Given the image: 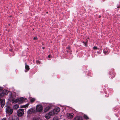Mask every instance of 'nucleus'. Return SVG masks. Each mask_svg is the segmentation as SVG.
<instances>
[{"label": "nucleus", "instance_id": "obj_18", "mask_svg": "<svg viewBox=\"0 0 120 120\" xmlns=\"http://www.w3.org/2000/svg\"><path fill=\"white\" fill-rule=\"evenodd\" d=\"M84 118L86 119H89L88 117L86 115H84L83 116Z\"/></svg>", "mask_w": 120, "mask_h": 120}, {"label": "nucleus", "instance_id": "obj_19", "mask_svg": "<svg viewBox=\"0 0 120 120\" xmlns=\"http://www.w3.org/2000/svg\"><path fill=\"white\" fill-rule=\"evenodd\" d=\"M70 49V47L69 46H68L67 48V52H68L69 51V50Z\"/></svg>", "mask_w": 120, "mask_h": 120}, {"label": "nucleus", "instance_id": "obj_30", "mask_svg": "<svg viewBox=\"0 0 120 120\" xmlns=\"http://www.w3.org/2000/svg\"><path fill=\"white\" fill-rule=\"evenodd\" d=\"M104 53H106V52H105V51H104Z\"/></svg>", "mask_w": 120, "mask_h": 120}, {"label": "nucleus", "instance_id": "obj_8", "mask_svg": "<svg viewBox=\"0 0 120 120\" xmlns=\"http://www.w3.org/2000/svg\"><path fill=\"white\" fill-rule=\"evenodd\" d=\"M35 112V111L34 109L31 108L28 110L27 111V113L28 114H30L34 113Z\"/></svg>", "mask_w": 120, "mask_h": 120}, {"label": "nucleus", "instance_id": "obj_31", "mask_svg": "<svg viewBox=\"0 0 120 120\" xmlns=\"http://www.w3.org/2000/svg\"><path fill=\"white\" fill-rule=\"evenodd\" d=\"M42 48H43V49H44V48H45V47H42Z\"/></svg>", "mask_w": 120, "mask_h": 120}, {"label": "nucleus", "instance_id": "obj_10", "mask_svg": "<svg viewBox=\"0 0 120 120\" xmlns=\"http://www.w3.org/2000/svg\"><path fill=\"white\" fill-rule=\"evenodd\" d=\"M8 120H19L17 116H14L9 117Z\"/></svg>", "mask_w": 120, "mask_h": 120}, {"label": "nucleus", "instance_id": "obj_14", "mask_svg": "<svg viewBox=\"0 0 120 120\" xmlns=\"http://www.w3.org/2000/svg\"><path fill=\"white\" fill-rule=\"evenodd\" d=\"M74 120H83V119L81 117L77 116L74 118Z\"/></svg>", "mask_w": 120, "mask_h": 120}, {"label": "nucleus", "instance_id": "obj_32", "mask_svg": "<svg viewBox=\"0 0 120 120\" xmlns=\"http://www.w3.org/2000/svg\"><path fill=\"white\" fill-rule=\"evenodd\" d=\"M119 8V7H118V8Z\"/></svg>", "mask_w": 120, "mask_h": 120}, {"label": "nucleus", "instance_id": "obj_27", "mask_svg": "<svg viewBox=\"0 0 120 120\" xmlns=\"http://www.w3.org/2000/svg\"><path fill=\"white\" fill-rule=\"evenodd\" d=\"M2 90V88L0 87V91Z\"/></svg>", "mask_w": 120, "mask_h": 120}, {"label": "nucleus", "instance_id": "obj_2", "mask_svg": "<svg viewBox=\"0 0 120 120\" xmlns=\"http://www.w3.org/2000/svg\"><path fill=\"white\" fill-rule=\"evenodd\" d=\"M24 112V110L23 109H19L17 111V115L19 117H21L23 115Z\"/></svg>", "mask_w": 120, "mask_h": 120}, {"label": "nucleus", "instance_id": "obj_16", "mask_svg": "<svg viewBox=\"0 0 120 120\" xmlns=\"http://www.w3.org/2000/svg\"><path fill=\"white\" fill-rule=\"evenodd\" d=\"M25 68L26 69L25 71V72L27 71L30 69L29 66L27 65L26 64L25 65Z\"/></svg>", "mask_w": 120, "mask_h": 120}, {"label": "nucleus", "instance_id": "obj_17", "mask_svg": "<svg viewBox=\"0 0 120 120\" xmlns=\"http://www.w3.org/2000/svg\"><path fill=\"white\" fill-rule=\"evenodd\" d=\"M30 100L31 102L33 103L34 102L35 99V98H30Z\"/></svg>", "mask_w": 120, "mask_h": 120}, {"label": "nucleus", "instance_id": "obj_23", "mask_svg": "<svg viewBox=\"0 0 120 120\" xmlns=\"http://www.w3.org/2000/svg\"><path fill=\"white\" fill-rule=\"evenodd\" d=\"M1 120H7L5 118H3Z\"/></svg>", "mask_w": 120, "mask_h": 120}, {"label": "nucleus", "instance_id": "obj_11", "mask_svg": "<svg viewBox=\"0 0 120 120\" xmlns=\"http://www.w3.org/2000/svg\"><path fill=\"white\" fill-rule=\"evenodd\" d=\"M68 118H72L74 116V114L73 113H68L66 114Z\"/></svg>", "mask_w": 120, "mask_h": 120}, {"label": "nucleus", "instance_id": "obj_4", "mask_svg": "<svg viewBox=\"0 0 120 120\" xmlns=\"http://www.w3.org/2000/svg\"><path fill=\"white\" fill-rule=\"evenodd\" d=\"M60 111V109L59 107L56 108L53 110L51 111L53 115L57 113Z\"/></svg>", "mask_w": 120, "mask_h": 120}, {"label": "nucleus", "instance_id": "obj_22", "mask_svg": "<svg viewBox=\"0 0 120 120\" xmlns=\"http://www.w3.org/2000/svg\"><path fill=\"white\" fill-rule=\"evenodd\" d=\"M93 49H98V48L96 47H93Z\"/></svg>", "mask_w": 120, "mask_h": 120}, {"label": "nucleus", "instance_id": "obj_3", "mask_svg": "<svg viewBox=\"0 0 120 120\" xmlns=\"http://www.w3.org/2000/svg\"><path fill=\"white\" fill-rule=\"evenodd\" d=\"M36 110L37 112H41L43 110L42 106L40 104L37 105L36 107Z\"/></svg>", "mask_w": 120, "mask_h": 120}, {"label": "nucleus", "instance_id": "obj_12", "mask_svg": "<svg viewBox=\"0 0 120 120\" xmlns=\"http://www.w3.org/2000/svg\"><path fill=\"white\" fill-rule=\"evenodd\" d=\"M19 103H22L26 99V98H24L22 97L20 98H19Z\"/></svg>", "mask_w": 120, "mask_h": 120}, {"label": "nucleus", "instance_id": "obj_7", "mask_svg": "<svg viewBox=\"0 0 120 120\" xmlns=\"http://www.w3.org/2000/svg\"><path fill=\"white\" fill-rule=\"evenodd\" d=\"M53 115L51 112H50L46 114L45 116V117L47 119H49Z\"/></svg>", "mask_w": 120, "mask_h": 120}, {"label": "nucleus", "instance_id": "obj_24", "mask_svg": "<svg viewBox=\"0 0 120 120\" xmlns=\"http://www.w3.org/2000/svg\"><path fill=\"white\" fill-rule=\"evenodd\" d=\"M38 39V38L37 37H34V40H36V39Z\"/></svg>", "mask_w": 120, "mask_h": 120}, {"label": "nucleus", "instance_id": "obj_28", "mask_svg": "<svg viewBox=\"0 0 120 120\" xmlns=\"http://www.w3.org/2000/svg\"><path fill=\"white\" fill-rule=\"evenodd\" d=\"M48 57L49 58H50V55H49L48 56Z\"/></svg>", "mask_w": 120, "mask_h": 120}, {"label": "nucleus", "instance_id": "obj_25", "mask_svg": "<svg viewBox=\"0 0 120 120\" xmlns=\"http://www.w3.org/2000/svg\"><path fill=\"white\" fill-rule=\"evenodd\" d=\"M33 120H39L38 119H34Z\"/></svg>", "mask_w": 120, "mask_h": 120}, {"label": "nucleus", "instance_id": "obj_9", "mask_svg": "<svg viewBox=\"0 0 120 120\" xmlns=\"http://www.w3.org/2000/svg\"><path fill=\"white\" fill-rule=\"evenodd\" d=\"M5 104V102L4 99L0 98V105L1 107L3 108Z\"/></svg>", "mask_w": 120, "mask_h": 120}, {"label": "nucleus", "instance_id": "obj_5", "mask_svg": "<svg viewBox=\"0 0 120 120\" xmlns=\"http://www.w3.org/2000/svg\"><path fill=\"white\" fill-rule=\"evenodd\" d=\"M6 111L8 114H11L13 112V110L11 108L9 107L8 106L6 109Z\"/></svg>", "mask_w": 120, "mask_h": 120}, {"label": "nucleus", "instance_id": "obj_6", "mask_svg": "<svg viewBox=\"0 0 120 120\" xmlns=\"http://www.w3.org/2000/svg\"><path fill=\"white\" fill-rule=\"evenodd\" d=\"M8 93L9 94V95L10 94L9 93H10V92L6 90H3L2 93H0V98H2L4 95H7L8 94Z\"/></svg>", "mask_w": 120, "mask_h": 120}, {"label": "nucleus", "instance_id": "obj_21", "mask_svg": "<svg viewBox=\"0 0 120 120\" xmlns=\"http://www.w3.org/2000/svg\"><path fill=\"white\" fill-rule=\"evenodd\" d=\"M36 62L37 64H39L40 63V61H39L37 60L36 61Z\"/></svg>", "mask_w": 120, "mask_h": 120}, {"label": "nucleus", "instance_id": "obj_13", "mask_svg": "<svg viewBox=\"0 0 120 120\" xmlns=\"http://www.w3.org/2000/svg\"><path fill=\"white\" fill-rule=\"evenodd\" d=\"M19 108V105L18 104H15L13 105V108L14 109L17 110Z\"/></svg>", "mask_w": 120, "mask_h": 120}, {"label": "nucleus", "instance_id": "obj_1", "mask_svg": "<svg viewBox=\"0 0 120 120\" xmlns=\"http://www.w3.org/2000/svg\"><path fill=\"white\" fill-rule=\"evenodd\" d=\"M9 93L10 94L9 95L8 100L14 103H15L17 102H19V98H16L15 94L14 92Z\"/></svg>", "mask_w": 120, "mask_h": 120}, {"label": "nucleus", "instance_id": "obj_26", "mask_svg": "<svg viewBox=\"0 0 120 120\" xmlns=\"http://www.w3.org/2000/svg\"><path fill=\"white\" fill-rule=\"evenodd\" d=\"M28 105H29V104H26V107H27L28 106Z\"/></svg>", "mask_w": 120, "mask_h": 120}, {"label": "nucleus", "instance_id": "obj_15", "mask_svg": "<svg viewBox=\"0 0 120 120\" xmlns=\"http://www.w3.org/2000/svg\"><path fill=\"white\" fill-rule=\"evenodd\" d=\"M50 109V107L48 106L45 108L44 110V112H47Z\"/></svg>", "mask_w": 120, "mask_h": 120}, {"label": "nucleus", "instance_id": "obj_20", "mask_svg": "<svg viewBox=\"0 0 120 120\" xmlns=\"http://www.w3.org/2000/svg\"><path fill=\"white\" fill-rule=\"evenodd\" d=\"M59 118L57 117H55L53 118V120H58Z\"/></svg>", "mask_w": 120, "mask_h": 120}, {"label": "nucleus", "instance_id": "obj_29", "mask_svg": "<svg viewBox=\"0 0 120 120\" xmlns=\"http://www.w3.org/2000/svg\"><path fill=\"white\" fill-rule=\"evenodd\" d=\"M84 44H85V45L86 46V42H84Z\"/></svg>", "mask_w": 120, "mask_h": 120}]
</instances>
